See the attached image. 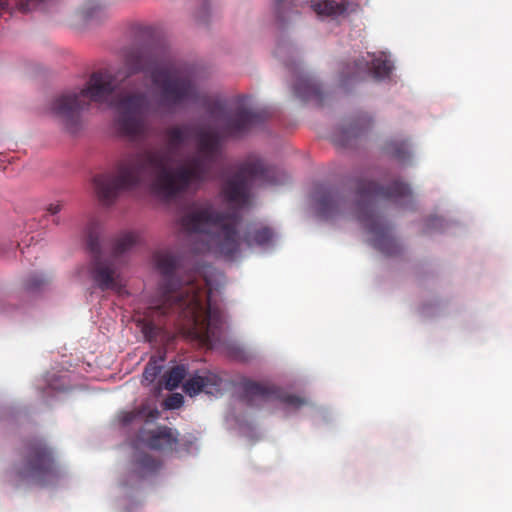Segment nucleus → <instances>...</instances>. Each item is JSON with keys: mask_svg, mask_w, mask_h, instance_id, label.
<instances>
[{"mask_svg": "<svg viewBox=\"0 0 512 512\" xmlns=\"http://www.w3.org/2000/svg\"><path fill=\"white\" fill-rule=\"evenodd\" d=\"M100 235L99 225L90 223L86 230V246L92 255L89 267L90 277L101 291L113 290L120 293L124 287L121 276V267L124 264L122 258L139 242V234L132 231L120 233L114 239L111 254L108 257L102 255Z\"/></svg>", "mask_w": 512, "mask_h": 512, "instance_id": "obj_6", "label": "nucleus"}, {"mask_svg": "<svg viewBox=\"0 0 512 512\" xmlns=\"http://www.w3.org/2000/svg\"><path fill=\"white\" fill-rule=\"evenodd\" d=\"M264 119L265 116L262 112L239 108L232 115L224 118L220 132L225 136H239Z\"/></svg>", "mask_w": 512, "mask_h": 512, "instance_id": "obj_12", "label": "nucleus"}, {"mask_svg": "<svg viewBox=\"0 0 512 512\" xmlns=\"http://www.w3.org/2000/svg\"><path fill=\"white\" fill-rule=\"evenodd\" d=\"M186 374L187 370L184 365H177L171 368L164 376L165 388L170 391L176 389L179 386V384L183 381Z\"/></svg>", "mask_w": 512, "mask_h": 512, "instance_id": "obj_21", "label": "nucleus"}, {"mask_svg": "<svg viewBox=\"0 0 512 512\" xmlns=\"http://www.w3.org/2000/svg\"><path fill=\"white\" fill-rule=\"evenodd\" d=\"M312 198L321 218L355 217L373 236V246L377 250L387 256L401 252V246L392 236L391 227L377 208L380 202L412 204L413 193L407 183L395 180L384 187L374 181L358 179L353 200L343 189L317 184Z\"/></svg>", "mask_w": 512, "mask_h": 512, "instance_id": "obj_4", "label": "nucleus"}, {"mask_svg": "<svg viewBox=\"0 0 512 512\" xmlns=\"http://www.w3.org/2000/svg\"><path fill=\"white\" fill-rule=\"evenodd\" d=\"M139 415H140V411L125 412L121 416V423L123 425H128V424L132 423Z\"/></svg>", "mask_w": 512, "mask_h": 512, "instance_id": "obj_25", "label": "nucleus"}, {"mask_svg": "<svg viewBox=\"0 0 512 512\" xmlns=\"http://www.w3.org/2000/svg\"><path fill=\"white\" fill-rule=\"evenodd\" d=\"M84 22L101 21L107 16L106 5L99 0H87L78 11Z\"/></svg>", "mask_w": 512, "mask_h": 512, "instance_id": "obj_16", "label": "nucleus"}, {"mask_svg": "<svg viewBox=\"0 0 512 512\" xmlns=\"http://www.w3.org/2000/svg\"><path fill=\"white\" fill-rule=\"evenodd\" d=\"M124 63L126 78L140 72L149 75L153 84L151 97L144 92H122L112 99L117 76L103 70L93 72L79 92L59 95L51 104L52 112L70 132L79 129L80 112L88 108L90 102L110 103L116 111L118 134L129 141H139L147 135L148 115L173 114L197 95L191 75L170 59L131 49L126 53Z\"/></svg>", "mask_w": 512, "mask_h": 512, "instance_id": "obj_1", "label": "nucleus"}, {"mask_svg": "<svg viewBox=\"0 0 512 512\" xmlns=\"http://www.w3.org/2000/svg\"><path fill=\"white\" fill-rule=\"evenodd\" d=\"M443 219L440 217H431L427 221V227H435V228H442L443 227Z\"/></svg>", "mask_w": 512, "mask_h": 512, "instance_id": "obj_27", "label": "nucleus"}, {"mask_svg": "<svg viewBox=\"0 0 512 512\" xmlns=\"http://www.w3.org/2000/svg\"><path fill=\"white\" fill-rule=\"evenodd\" d=\"M274 237L273 230L267 226H254L247 230L244 242L247 246H264L269 244Z\"/></svg>", "mask_w": 512, "mask_h": 512, "instance_id": "obj_17", "label": "nucleus"}, {"mask_svg": "<svg viewBox=\"0 0 512 512\" xmlns=\"http://www.w3.org/2000/svg\"><path fill=\"white\" fill-rule=\"evenodd\" d=\"M274 53L276 57L283 60L289 69L296 73V81L293 85L294 95L304 102L314 101L317 105H321L324 96L318 83L308 74L298 71L294 60L291 63L286 60V56L291 58L294 56L295 49L293 46L289 43H278Z\"/></svg>", "mask_w": 512, "mask_h": 512, "instance_id": "obj_10", "label": "nucleus"}, {"mask_svg": "<svg viewBox=\"0 0 512 512\" xmlns=\"http://www.w3.org/2000/svg\"><path fill=\"white\" fill-rule=\"evenodd\" d=\"M221 378L209 371L203 375L195 374L185 381L183 384L184 392L190 396H196L200 392L214 395L220 391Z\"/></svg>", "mask_w": 512, "mask_h": 512, "instance_id": "obj_14", "label": "nucleus"}, {"mask_svg": "<svg viewBox=\"0 0 512 512\" xmlns=\"http://www.w3.org/2000/svg\"><path fill=\"white\" fill-rule=\"evenodd\" d=\"M48 282V279L44 275L34 274L27 278L25 281V288L28 291H36L43 287Z\"/></svg>", "mask_w": 512, "mask_h": 512, "instance_id": "obj_22", "label": "nucleus"}, {"mask_svg": "<svg viewBox=\"0 0 512 512\" xmlns=\"http://www.w3.org/2000/svg\"><path fill=\"white\" fill-rule=\"evenodd\" d=\"M385 152L399 162H405L410 158L409 145L406 141L391 139L384 146Z\"/></svg>", "mask_w": 512, "mask_h": 512, "instance_id": "obj_20", "label": "nucleus"}, {"mask_svg": "<svg viewBox=\"0 0 512 512\" xmlns=\"http://www.w3.org/2000/svg\"><path fill=\"white\" fill-rule=\"evenodd\" d=\"M63 206H64V204L62 201H56V202L50 203L46 208V212L49 215H56L62 210Z\"/></svg>", "mask_w": 512, "mask_h": 512, "instance_id": "obj_26", "label": "nucleus"}, {"mask_svg": "<svg viewBox=\"0 0 512 512\" xmlns=\"http://www.w3.org/2000/svg\"><path fill=\"white\" fill-rule=\"evenodd\" d=\"M276 2V14H277V18L280 20V21H283L284 20V17H283V8H284V0H275Z\"/></svg>", "mask_w": 512, "mask_h": 512, "instance_id": "obj_28", "label": "nucleus"}, {"mask_svg": "<svg viewBox=\"0 0 512 512\" xmlns=\"http://www.w3.org/2000/svg\"><path fill=\"white\" fill-rule=\"evenodd\" d=\"M156 267L162 275L161 303L150 308L149 314L137 321L144 338L156 341L162 328L155 317L174 315L179 321V331L186 338L207 348H214L221 341L223 317L219 308L210 302L208 281L196 271L181 276V260L169 252L154 256Z\"/></svg>", "mask_w": 512, "mask_h": 512, "instance_id": "obj_3", "label": "nucleus"}, {"mask_svg": "<svg viewBox=\"0 0 512 512\" xmlns=\"http://www.w3.org/2000/svg\"><path fill=\"white\" fill-rule=\"evenodd\" d=\"M179 433L167 426H160L151 431H142L141 439L147 447L158 451H175L179 443Z\"/></svg>", "mask_w": 512, "mask_h": 512, "instance_id": "obj_13", "label": "nucleus"}, {"mask_svg": "<svg viewBox=\"0 0 512 512\" xmlns=\"http://www.w3.org/2000/svg\"><path fill=\"white\" fill-rule=\"evenodd\" d=\"M209 8V3H208V0H205L203 5H202V10L203 12H206Z\"/></svg>", "mask_w": 512, "mask_h": 512, "instance_id": "obj_30", "label": "nucleus"}, {"mask_svg": "<svg viewBox=\"0 0 512 512\" xmlns=\"http://www.w3.org/2000/svg\"><path fill=\"white\" fill-rule=\"evenodd\" d=\"M161 372V366L157 365L156 361L150 360L143 372V378L149 383L154 382Z\"/></svg>", "mask_w": 512, "mask_h": 512, "instance_id": "obj_23", "label": "nucleus"}, {"mask_svg": "<svg viewBox=\"0 0 512 512\" xmlns=\"http://www.w3.org/2000/svg\"><path fill=\"white\" fill-rule=\"evenodd\" d=\"M8 2L7 0H0V10H3L7 7Z\"/></svg>", "mask_w": 512, "mask_h": 512, "instance_id": "obj_29", "label": "nucleus"}, {"mask_svg": "<svg viewBox=\"0 0 512 512\" xmlns=\"http://www.w3.org/2000/svg\"><path fill=\"white\" fill-rule=\"evenodd\" d=\"M367 56L369 60L362 58L355 60L352 64L346 65L342 71V82L344 84L351 81L362 80L367 76H372L377 80L389 77L393 65L385 53H368Z\"/></svg>", "mask_w": 512, "mask_h": 512, "instance_id": "obj_11", "label": "nucleus"}, {"mask_svg": "<svg viewBox=\"0 0 512 512\" xmlns=\"http://www.w3.org/2000/svg\"><path fill=\"white\" fill-rule=\"evenodd\" d=\"M241 216L238 210L220 212L209 200L194 202L180 218L181 227L191 233L207 238L208 249L228 260H232L241 246L237 227Z\"/></svg>", "mask_w": 512, "mask_h": 512, "instance_id": "obj_5", "label": "nucleus"}, {"mask_svg": "<svg viewBox=\"0 0 512 512\" xmlns=\"http://www.w3.org/2000/svg\"><path fill=\"white\" fill-rule=\"evenodd\" d=\"M241 386L243 391L242 398L251 407H260L265 403L276 400L295 409L306 404L304 398L288 394L274 385L245 380Z\"/></svg>", "mask_w": 512, "mask_h": 512, "instance_id": "obj_9", "label": "nucleus"}, {"mask_svg": "<svg viewBox=\"0 0 512 512\" xmlns=\"http://www.w3.org/2000/svg\"><path fill=\"white\" fill-rule=\"evenodd\" d=\"M165 404L169 409L180 408L183 404V396L181 394H174L166 400Z\"/></svg>", "mask_w": 512, "mask_h": 512, "instance_id": "obj_24", "label": "nucleus"}, {"mask_svg": "<svg viewBox=\"0 0 512 512\" xmlns=\"http://www.w3.org/2000/svg\"><path fill=\"white\" fill-rule=\"evenodd\" d=\"M191 132L189 125H176L165 130L166 150L144 149L126 153L115 164V174H99L93 178L96 195L103 205L114 203L121 191L131 190L154 176L151 188L164 198H173L209 178L213 165L221 155V136L218 132L196 131L197 154L185 164L169 169L171 156L186 143Z\"/></svg>", "mask_w": 512, "mask_h": 512, "instance_id": "obj_2", "label": "nucleus"}, {"mask_svg": "<svg viewBox=\"0 0 512 512\" xmlns=\"http://www.w3.org/2000/svg\"><path fill=\"white\" fill-rule=\"evenodd\" d=\"M160 462L153 458L148 453L138 452L135 453L132 465L131 474L137 479H145L158 472Z\"/></svg>", "mask_w": 512, "mask_h": 512, "instance_id": "obj_15", "label": "nucleus"}, {"mask_svg": "<svg viewBox=\"0 0 512 512\" xmlns=\"http://www.w3.org/2000/svg\"><path fill=\"white\" fill-rule=\"evenodd\" d=\"M14 477L20 483L38 486L56 482L61 471L52 448L43 439L29 440L25 444L22 461L14 467Z\"/></svg>", "mask_w": 512, "mask_h": 512, "instance_id": "obj_8", "label": "nucleus"}, {"mask_svg": "<svg viewBox=\"0 0 512 512\" xmlns=\"http://www.w3.org/2000/svg\"><path fill=\"white\" fill-rule=\"evenodd\" d=\"M284 181V174L277 168L266 166L262 161L242 163L238 170L229 175L223 182L221 193L224 200L245 208L251 203V190L254 184L278 185Z\"/></svg>", "mask_w": 512, "mask_h": 512, "instance_id": "obj_7", "label": "nucleus"}, {"mask_svg": "<svg viewBox=\"0 0 512 512\" xmlns=\"http://www.w3.org/2000/svg\"><path fill=\"white\" fill-rule=\"evenodd\" d=\"M314 10L319 15L338 17L346 14L347 5L335 0H323L314 4Z\"/></svg>", "mask_w": 512, "mask_h": 512, "instance_id": "obj_19", "label": "nucleus"}, {"mask_svg": "<svg viewBox=\"0 0 512 512\" xmlns=\"http://www.w3.org/2000/svg\"><path fill=\"white\" fill-rule=\"evenodd\" d=\"M363 131L364 128L359 122H355L348 126L337 128L333 134V139L338 145L346 147L350 144L352 138L360 136Z\"/></svg>", "mask_w": 512, "mask_h": 512, "instance_id": "obj_18", "label": "nucleus"}]
</instances>
